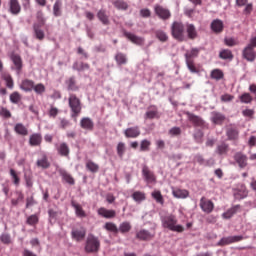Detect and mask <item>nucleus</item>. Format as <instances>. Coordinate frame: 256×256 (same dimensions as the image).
<instances>
[{"label": "nucleus", "instance_id": "1", "mask_svg": "<svg viewBox=\"0 0 256 256\" xmlns=\"http://www.w3.org/2000/svg\"><path fill=\"white\" fill-rule=\"evenodd\" d=\"M161 223L164 229H169V231H174L175 233H183L185 228L182 225L177 224V216L173 214H167L161 216Z\"/></svg>", "mask_w": 256, "mask_h": 256}, {"label": "nucleus", "instance_id": "36", "mask_svg": "<svg viewBox=\"0 0 256 256\" xmlns=\"http://www.w3.org/2000/svg\"><path fill=\"white\" fill-rule=\"evenodd\" d=\"M60 175L65 183H68V185H75V178H73L67 171H61Z\"/></svg>", "mask_w": 256, "mask_h": 256}, {"label": "nucleus", "instance_id": "61", "mask_svg": "<svg viewBox=\"0 0 256 256\" xmlns=\"http://www.w3.org/2000/svg\"><path fill=\"white\" fill-rule=\"evenodd\" d=\"M0 241H2L4 245H9L11 243V236H9V234H2Z\"/></svg>", "mask_w": 256, "mask_h": 256}, {"label": "nucleus", "instance_id": "7", "mask_svg": "<svg viewBox=\"0 0 256 256\" xmlns=\"http://www.w3.org/2000/svg\"><path fill=\"white\" fill-rule=\"evenodd\" d=\"M200 208L204 213H213V209H215V204L213 203V201L203 196L200 199Z\"/></svg>", "mask_w": 256, "mask_h": 256}, {"label": "nucleus", "instance_id": "53", "mask_svg": "<svg viewBox=\"0 0 256 256\" xmlns=\"http://www.w3.org/2000/svg\"><path fill=\"white\" fill-rule=\"evenodd\" d=\"M53 13L55 17L61 16V0H56L53 6Z\"/></svg>", "mask_w": 256, "mask_h": 256}, {"label": "nucleus", "instance_id": "13", "mask_svg": "<svg viewBox=\"0 0 256 256\" xmlns=\"http://www.w3.org/2000/svg\"><path fill=\"white\" fill-rule=\"evenodd\" d=\"M97 213L104 219H115V217H117V212L115 210H109L105 207L99 208Z\"/></svg>", "mask_w": 256, "mask_h": 256}, {"label": "nucleus", "instance_id": "6", "mask_svg": "<svg viewBox=\"0 0 256 256\" xmlns=\"http://www.w3.org/2000/svg\"><path fill=\"white\" fill-rule=\"evenodd\" d=\"M154 13L162 21H169V18L171 17V10H169L168 8H165L159 4H156L154 6Z\"/></svg>", "mask_w": 256, "mask_h": 256}, {"label": "nucleus", "instance_id": "29", "mask_svg": "<svg viewBox=\"0 0 256 256\" xmlns=\"http://www.w3.org/2000/svg\"><path fill=\"white\" fill-rule=\"evenodd\" d=\"M66 85L68 91H79V86H77V80H75V76H72L66 80Z\"/></svg>", "mask_w": 256, "mask_h": 256}, {"label": "nucleus", "instance_id": "28", "mask_svg": "<svg viewBox=\"0 0 256 256\" xmlns=\"http://www.w3.org/2000/svg\"><path fill=\"white\" fill-rule=\"evenodd\" d=\"M199 49L198 48H192L191 50L187 51L185 53V61H195L194 59L196 57H199Z\"/></svg>", "mask_w": 256, "mask_h": 256}, {"label": "nucleus", "instance_id": "31", "mask_svg": "<svg viewBox=\"0 0 256 256\" xmlns=\"http://www.w3.org/2000/svg\"><path fill=\"white\" fill-rule=\"evenodd\" d=\"M97 18L99 19V21L101 23H103L104 25H109L110 21H109V15H107V11L101 9L98 11L97 13Z\"/></svg>", "mask_w": 256, "mask_h": 256}, {"label": "nucleus", "instance_id": "63", "mask_svg": "<svg viewBox=\"0 0 256 256\" xmlns=\"http://www.w3.org/2000/svg\"><path fill=\"white\" fill-rule=\"evenodd\" d=\"M235 161H247V156L242 154L241 152H238L234 156Z\"/></svg>", "mask_w": 256, "mask_h": 256}, {"label": "nucleus", "instance_id": "11", "mask_svg": "<svg viewBox=\"0 0 256 256\" xmlns=\"http://www.w3.org/2000/svg\"><path fill=\"white\" fill-rule=\"evenodd\" d=\"M8 11L11 15H19L21 13V3H19V0H9Z\"/></svg>", "mask_w": 256, "mask_h": 256}, {"label": "nucleus", "instance_id": "55", "mask_svg": "<svg viewBox=\"0 0 256 256\" xmlns=\"http://www.w3.org/2000/svg\"><path fill=\"white\" fill-rule=\"evenodd\" d=\"M86 167L88 171H91V173H97V171H99V165L95 162H87Z\"/></svg>", "mask_w": 256, "mask_h": 256}, {"label": "nucleus", "instance_id": "15", "mask_svg": "<svg viewBox=\"0 0 256 256\" xmlns=\"http://www.w3.org/2000/svg\"><path fill=\"white\" fill-rule=\"evenodd\" d=\"M124 37H127L131 43H134L135 45H144L145 44V38L139 37L131 32L124 31Z\"/></svg>", "mask_w": 256, "mask_h": 256}, {"label": "nucleus", "instance_id": "47", "mask_svg": "<svg viewBox=\"0 0 256 256\" xmlns=\"http://www.w3.org/2000/svg\"><path fill=\"white\" fill-rule=\"evenodd\" d=\"M32 91H34L37 95H43V93L46 91V88L43 83H38L36 85L34 84Z\"/></svg>", "mask_w": 256, "mask_h": 256}, {"label": "nucleus", "instance_id": "8", "mask_svg": "<svg viewBox=\"0 0 256 256\" xmlns=\"http://www.w3.org/2000/svg\"><path fill=\"white\" fill-rule=\"evenodd\" d=\"M239 241H243V236L223 237L218 242V246L219 247H225V245H231L232 243H239Z\"/></svg>", "mask_w": 256, "mask_h": 256}, {"label": "nucleus", "instance_id": "32", "mask_svg": "<svg viewBox=\"0 0 256 256\" xmlns=\"http://www.w3.org/2000/svg\"><path fill=\"white\" fill-rule=\"evenodd\" d=\"M241 208L240 205L233 206L232 208L228 209L226 212L222 214L223 219H231L239 211Z\"/></svg>", "mask_w": 256, "mask_h": 256}, {"label": "nucleus", "instance_id": "23", "mask_svg": "<svg viewBox=\"0 0 256 256\" xmlns=\"http://www.w3.org/2000/svg\"><path fill=\"white\" fill-rule=\"evenodd\" d=\"M155 37L156 39H158V41H160V43H167V41H169V35L167 34V32L158 29L156 31H154Z\"/></svg>", "mask_w": 256, "mask_h": 256}, {"label": "nucleus", "instance_id": "45", "mask_svg": "<svg viewBox=\"0 0 256 256\" xmlns=\"http://www.w3.org/2000/svg\"><path fill=\"white\" fill-rule=\"evenodd\" d=\"M151 149V141L144 139L140 142V148L139 151L141 152H147Z\"/></svg>", "mask_w": 256, "mask_h": 256}, {"label": "nucleus", "instance_id": "38", "mask_svg": "<svg viewBox=\"0 0 256 256\" xmlns=\"http://www.w3.org/2000/svg\"><path fill=\"white\" fill-rule=\"evenodd\" d=\"M57 151L59 155H62V157H67L69 155V145L63 142L59 145V147L57 148Z\"/></svg>", "mask_w": 256, "mask_h": 256}, {"label": "nucleus", "instance_id": "58", "mask_svg": "<svg viewBox=\"0 0 256 256\" xmlns=\"http://www.w3.org/2000/svg\"><path fill=\"white\" fill-rule=\"evenodd\" d=\"M26 223L28 225H37L39 223V217L37 215L33 214L27 218Z\"/></svg>", "mask_w": 256, "mask_h": 256}, {"label": "nucleus", "instance_id": "39", "mask_svg": "<svg viewBox=\"0 0 256 256\" xmlns=\"http://www.w3.org/2000/svg\"><path fill=\"white\" fill-rule=\"evenodd\" d=\"M113 5L116 9L121 11H127V9H129V4H127L125 0H116L113 2Z\"/></svg>", "mask_w": 256, "mask_h": 256}, {"label": "nucleus", "instance_id": "46", "mask_svg": "<svg viewBox=\"0 0 256 256\" xmlns=\"http://www.w3.org/2000/svg\"><path fill=\"white\" fill-rule=\"evenodd\" d=\"M152 197L153 199H155L156 203H160V205H163L165 203V200L163 199V195L159 190H155L154 192H152Z\"/></svg>", "mask_w": 256, "mask_h": 256}, {"label": "nucleus", "instance_id": "14", "mask_svg": "<svg viewBox=\"0 0 256 256\" xmlns=\"http://www.w3.org/2000/svg\"><path fill=\"white\" fill-rule=\"evenodd\" d=\"M185 31L187 33L188 39H190L191 41H194V39H197V37H199V33L197 32V28L193 24L186 23Z\"/></svg>", "mask_w": 256, "mask_h": 256}, {"label": "nucleus", "instance_id": "60", "mask_svg": "<svg viewBox=\"0 0 256 256\" xmlns=\"http://www.w3.org/2000/svg\"><path fill=\"white\" fill-rule=\"evenodd\" d=\"M224 43L227 47H235L238 44L234 38H225Z\"/></svg>", "mask_w": 256, "mask_h": 256}, {"label": "nucleus", "instance_id": "24", "mask_svg": "<svg viewBox=\"0 0 256 256\" xmlns=\"http://www.w3.org/2000/svg\"><path fill=\"white\" fill-rule=\"evenodd\" d=\"M14 131L17 135H22V137H27V135H29V130L23 123H17L14 127Z\"/></svg>", "mask_w": 256, "mask_h": 256}, {"label": "nucleus", "instance_id": "42", "mask_svg": "<svg viewBox=\"0 0 256 256\" xmlns=\"http://www.w3.org/2000/svg\"><path fill=\"white\" fill-rule=\"evenodd\" d=\"M2 79H4L8 89H13L15 84L13 82V78L8 73H2Z\"/></svg>", "mask_w": 256, "mask_h": 256}, {"label": "nucleus", "instance_id": "5", "mask_svg": "<svg viewBox=\"0 0 256 256\" xmlns=\"http://www.w3.org/2000/svg\"><path fill=\"white\" fill-rule=\"evenodd\" d=\"M255 47L256 45L253 44V40H250V43L242 51L243 59L253 63L256 59Z\"/></svg>", "mask_w": 256, "mask_h": 256}, {"label": "nucleus", "instance_id": "62", "mask_svg": "<svg viewBox=\"0 0 256 256\" xmlns=\"http://www.w3.org/2000/svg\"><path fill=\"white\" fill-rule=\"evenodd\" d=\"M194 139H196L197 143H201L203 139V131L197 130L194 134Z\"/></svg>", "mask_w": 256, "mask_h": 256}, {"label": "nucleus", "instance_id": "21", "mask_svg": "<svg viewBox=\"0 0 256 256\" xmlns=\"http://www.w3.org/2000/svg\"><path fill=\"white\" fill-rule=\"evenodd\" d=\"M33 87H35V82L29 79L23 80L20 85V89H22V91H25L26 93L33 91Z\"/></svg>", "mask_w": 256, "mask_h": 256}, {"label": "nucleus", "instance_id": "34", "mask_svg": "<svg viewBox=\"0 0 256 256\" xmlns=\"http://www.w3.org/2000/svg\"><path fill=\"white\" fill-rule=\"evenodd\" d=\"M172 194L176 199H187L189 197V191L182 189H175Z\"/></svg>", "mask_w": 256, "mask_h": 256}, {"label": "nucleus", "instance_id": "64", "mask_svg": "<svg viewBox=\"0 0 256 256\" xmlns=\"http://www.w3.org/2000/svg\"><path fill=\"white\" fill-rule=\"evenodd\" d=\"M181 133V128L173 127L169 130L170 135H179Z\"/></svg>", "mask_w": 256, "mask_h": 256}, {"label": "nucleus", "instance_id": "19", "mask_svg": "<svg viewBox=\"0 0 256 256\" xmlns=\"http://www.w3.org/2000/svg\"><path fill=\"white\" fill-rule=\"evenodd\" d=\"M11 60H12V63H14L16 73L20 75L23 69V60L21 59V56L17 54H13L11 56Z\"/></svg>", "mask_w": 256, "mask_h": 256}, {"label": "nucleus", "instance_id": "2", "mask_svg": "<svg viewBox=\"0 0 256 256\" xmlns=\"http://www.w3.org/2000/svg\"><path fill=\"white\" fill-rule=\"evenodd\" d=\"M171 35L173 39L183 43L185 41V25L182 22L174 21L171 25Z\"/></svg>", "mask_w": 256, "mask_h": 256}, {"label": "nucleus", "instance_id": "44", "mask_svg": "<svg viewBox=\"0 0 256 256\" xmlns=\"http://www.w3.org/2000/svg\"><path fill=\"white\" fill-rule=\"evenodd\" d=\"M115 61L117 65H126L127 64V56L123 53H117L115 56Z\"/></svg>", "mask_w": 256, "mask_h": 256}, {"label": "nucleus", "instance_id": "4", "mask_svg": "<svg viewBox=\"0 0 256 256\" xmlns=\"http://www.w3.org/2000/svg\"><path fill=\"white\" fill-rule=\"evenodd\" d=\"M99 247H101L99 238L95 237L93 234H89L85 245L86 253H97V251H99Z\"/></svg>", "mask_w": 256, "mask_h": 256}, {"label": "nucleus", "instance_id": "12", "mask_svg": "<svg viewBox=\"0 0 256 256\" xmlns=\"http://www.w3.org/2000/svg\"><path fill=\"white\" fill-rule=\"evenodd\" d=\"M124 135L126 139H137V137L141 135V129L139 128V126L127 128L124 131Z\"/></svg>", "mask_w": 256, "mask_h": 256}, {"label": "nucleus", "instance_id": "27", "mask_svg": "<svg viewBox=\"0 0 256 256\" xmlns=\"http://www.w3.org/2000/svg\"><path fill=\"white\" fill-rule=\"evenodd\" d=\"M132 227L133 226H131V222L124 221V222L120 223V225L118 227V233L125 235V234L129 233V231H131Z\"/></svg>", "mask_w": 256, "mask_h": 256}, {"label": "nucleus", "instance_id": "18", "mask_svg": "<svg viewBox=\"0 0 256 256\" xmlns=\"http://www.w3.org/2000/svg\"><path fill=\"white\" fill-rule=\"evenodd\" d=\"M155 237V233H151L147 230H140L136 233V239L140 241H151Z\"/></svg>", "mask_w": 256, "mask_h": 256}, {"label": "nucleus", "instance_id": "3", "mask_svg": "<svg viewBox=\"0 0 256 256\" xmlns=\"http://www.w3.org/2000/svg\"><path fill=\"white\" fill-rule=\"evenodd\" d=\"M69 107L72 111L71 117L77 119L81 115L83 107L81 106V100L75 94H70L68 98Z\"/></svg>", "mask_w": 256, "mask_h": 256}, {"label": "nucleus", "instance_id": "22", "mask_svg": "<svg viewBox=\"0 0 256 256\" xmlns=\"http://www.w3.org/2000/svg\"><path fill=\"white\" fill-rule=\"evenodd\" d=\"M42 141L43 137L39 133L32 134L29 138L31 147H38V145H41Z\"/></svg>", "mask_w": 256, "mask_h": 256}, {"label": "nucleus", "instance_id": "59", "mask_svg": "<svg viewBox=\"0 0 256 256\" xmlns=\"http://www.w3.org/2000/svg\"><path fill=\"white\" fill-rule=\"evenodd\" d=\"M244 7V15H251V13H253V3H248Z\"/></svg>", "mask_w": 256, "mask_h": 256}, {"label": "nucleus", "instance_id": "40", "mask_svg": "<svg viewBox=\"0 0 256 256\" xmlns=\"http://www.w3.org/2000/svg\"><path fill=\"white\" fill-rule=\"evenodd\" d=\"M132 199H134L136 201V203H141L142 201H145V199H147L145 192H141V191H135L132 194Z\"/></svg>", "mask_w": 256, "mask_h": 256}, {"label": "nucleus", "instance_id": "50", "mask_svg": "<svg viewBox=\"0 0 256 256\" xmlns=\"http://www.w3.org/2000/svg\"><path fill=\"white\" fill-rule=\"evenodd\" d=\"M116 151L119 157H123V155H125V151H127V147L125 146V143L119 142L116 147Z\"/></svg>", "mask_w": 256, "mask_h": 256}, {"label": "nucleus", "instance_id": "48", "mask_svg": "<svg viewBox=\"0 0 256 256\" xmlns=\"http://www.w3.org/2000/svg\"><path fill=\"white\" fill-rule=\"evenodd\" d=\"M37 22L34 25H39V27H43L45 25V18L43 17V11H38L36 13Z\"/></svg>", "mask_w": 256, "mask_h": 256}, {"label": "nucleus", "instance_id": "49", "mask_svg": "<svg viewBox=\"0 0 256 256\" xmlns=\"http://www.w3.org/2000/svg\"><path fill=\"white\" fill-rule=\"evenodd\" d=\"M241 103H245V104H249V103H253V96H251L250 93H243L240 97H239Z\"/></svg>", "mask_w": 256, "mask_h": 256}, {"label": "nucleus", "instance_id": "41", "mask_svg": "<svg viewBox=\"0 0 256 256\" xmlns=\"http://www.w3.org/2000/svg\"><path fill=\"white\" fill-rule=\"evenodd\" d=\"M186 66L190 73H199V66L195 65V60H186Z\"/></svg>", "mask_w": 256, "mask_h": 256}, {"label": "nucleus", "instance_id": "30", "mask_svg": "<svg viewBox=\"0 0 256 256\" xmlns=\"http://www.w3.org/2000/svg\"><path fill=\"white\" fill-rule=\"evenodd\" d=\"M41 27L43 26H39V24L33 25L34 34L36 39H38V41H43L45 39V32L41 30Z\"/></svg>", "mask_w": 256, "mask_h": 256}, {"label": "nucleus", "instance_id": "9", "mask_svg": "<svg viewBox=\"0 0 256 256\" xmlns=\"http://www.w3.org/2000/svg\"><path fill=\"white\" fill-rule=\"evenodd\" d=\"M142 175L148 185L151 183H157V177H155V174L153 173V171H151V169H149V167L143 166Z\"/></svg>", "mask_w": 256, "mask_h": 256}, {"label": "nucleus", "instance_id": "25", "mask_svg": "<svg viewBox=\"0 0 256 256\" xmlns=\"http://www.w3.org/2000/svg\"><path fill=\"white\" fill-rule=\"evenodd\" d=\"M223 27V21L220 19H215L211 23V29L214 33H222Z\"/></svg>", "mask_w": 256, "mask_h": 256}, {"label": "nucleus", "instance_id": "56", "mask_svg": "<svg viewBox=\"0 0 256 256\" xmlns=\"http://www.w3.org/2000/svg\"><path fill=\"white\" fill-rule=\"evenodd\" d=\"M10 101L11 103H14L15 105H17V103L21 101V94H19V92H13L10 95Z\"/></svg>", "mask_w": 256, "mask_h": 256}, {"label": "nucleus", "instance_id": "26", "mask_svg": "<svg viewBox=\"0 0 256 256\" xmlns=\"http://www.w3.org/2000/svg\"><path fill=\"white\" fill-rule=\"evenodd\" d=\"M159 117V110L157 109V106H150L148 108V111L145 114L146 119H158Z\"/></svg>", "mask_w": 256, "mask_h": 256}, {"label": "nucleus", "instance_id": "43", "mask_svg": "<svg viewBox=\"0 0 256 256\" xmlns=\"http://www.w3.org/2000/svg\"><path fill=\"white\" fill-rule=\"evenodd\" d=\"M210 77L211 79H215L216 81H221V79H223L224 77V74L221 69H214L211 71Z\"/></svg>", "mask_w": 256, "mask_h": 256}, {"label": "nucleus", "instance_id": "10", "mask_svg": "<svg viewBox=\"0 0 256 256\" xmlns=\"http://www.w3.org/2000/svg\"><path fill=\"white\" fill-rule=\"evenodd\" d=\"M186 115L194 127H205V120H203V118L200 116H197L191 112H186Z\"/></svg>", "mask_w": 256, "mask_h": 256}, {"label": "nucleus", "instance_id": "35", "mask_svg": "<svg viewBox=\"0 0 256 256\" xmlns=\"http://www.w3.org/2000/svg\"><path fill=\"white\" fill-rule=\"evenodd\" d=\"M216 153L218 155H227L229 153V144L222 142L216 148Z\"/></svg>", "mask_w": 256, "mask_h": 256}, {"label": "nucleus", "instance_id": "52", "mask_svg": "<svg viewBox=\"0 0 256 256\" xmlns=\"http://www.w3.org/2000/svg\"><path fill=\"white\" fill-rule=\"evenodd\" d=\"M10 176L12 177L14 185L19 186L21 183V178H19V175L14 169H10Z\"/></svg>", "mask_w": 256, "mask_h": 256}, {"label": "nucleus", "instance_id": "37", "mask_svg": "<svg viewBox=\"0 0 256 256\" xmlns=\"http://www.w3.org/2000/svg\"><path fill=\"white\" fill-rule=\"evenodd\" d=\"M103 228L106 231H109L110 233H114L115 235H117V233H119V228L117 227V224H115L113 222H106L104 224Z\"/></svg>", "mask_w": 256, "mask_h": 256}, {"label": "nucleus", "instance_id": "17", "mask_svg": "<svg viewBox=\"0 0 256 256\" xmlns=\"http://www.w3.org/2000/svg\"><path fill=\"white\" fill-rule=\"evenodd\" d=\"M210 121H212L214 125H223V123L225 122V115L220 112L213 111L211 113Z\"/></svg>", "mask_w": 256, "mask_h": 256}, {"label": "nucleus", "instance_id": "57", "mask_svg": "<svg viewBox=\"0 0 256 256\" xmlns=\"http://www.w3.org/2000/svg\"><path fill=\"white\" fill-rule=\"evenodd\" d=\"M0 117H4V119H11V111L5 107H0Z\"/></svg>", "mask_w": 256, "mask_h": 256}, {"label": "nucleus", "instance_id": "20", "mask_svg": "<svg viewBox=\"0 0 256 256\" xmlns=\"http://www.w3.org/2000/svg\"><path fill=\"white\" fill-rule=\"evenodd\" d=\"M80 126L82 129H85L86 131H93L95 124L93 123V120L89 117H84L80 121Z\"/></svg>", "mask_w": 256, "mask_h": 256}, {"label": "nucleus", "instance_id": "33", "mask_svg": "<svg viewBox=\"0 0 256 256\" xmlns=\"http://www.w3.org/2000/svg\"><path fill=\"white\" fill-rule=\"evenodd\" d=\"M226 135L229 141H237V139H239V130H237V128H229Z\"/></svg>", "mask_w": 256, "mask_h": 256}, {"label": "nucleus", "instance_id": "16", "mask_svg": "<svg viewBox=\"0 0 256 256\" xmlns=\"http://www.w3.org/2000/svg\"><path fill=\"white\" fill-rule=\"evenodd\" d=\"M87 235V230L85 228L73 229L71 232V237L75 241H83Z\"/></svg>", "mask_w": 256, "mask_h": 256}, {"label": "nucleus", "instance_id": "51", "mask_svg": "<svg viewBox=\"0 0 256 256\" xmlns=\"http://www.w3.org/2000/svg\"><path fill=\"white\" fill-rule=\"evenodd\" d=\"M220 59H233V52L229 49H224L219 53Z\"/></svg>", "mask_w": 256, "mask_h": 256}, {"label": "nucleus", "instance_id": "54", "mask_svg": "<svg viewBox=\"0 0 256 256\" xmlns=\"http://www.w3.org/2000/svg\"><path fill=\"white\" fill-rule=\"evenodd\" d=\"M74 209L76 211L77 217H87V214L85 213V210H83V207H81V205L75 204Z\"/></svg>", "mask_w": 256, "mask_h": 256}]
</instances>
